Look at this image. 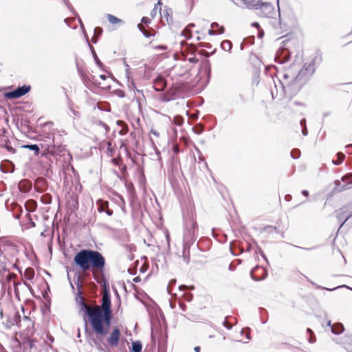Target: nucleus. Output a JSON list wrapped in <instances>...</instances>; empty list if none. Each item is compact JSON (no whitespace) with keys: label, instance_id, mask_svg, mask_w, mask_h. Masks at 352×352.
Listing matches in <instances>:
<instances>
[{"label":"nucleus","instance_id":"1","mask_svg":"<svg viewBox=\"0 0 352 352\" xmlns=\"http://www.w3.org/2000/svg\"><path fill=\"white\" fill-rule=\"evenodd\" d=\"M80 311L89 317L94 333L102 341L109 332L111 319V298L108 292L105 291L102 295L101 306H91L82 301Z\"/></svg>","mask_w":352,"mask_h":352},{"label":"nucleus","instance_id":"2","mask_svg":"<svg viewBox=\"0 0 352 352\" xmlns=\"http://www.w3.org/2000/svg\"><path fill=\"white\" fill-rule=\"evenodd\" d=\"M74 261L83 271L89 270L91 265L94 269L102 270L105 263L104 258L100 252L89 250H82L78 252Z\"/></svg>","mask_w":352,"mask_h":352},{"label":"nucleus","instance_id":"3","mask_svg":"<svg viewBox=\"0 0 352 352\" xmlns=\"http://www.w3.org/2000/svg\"><path fill=\"white\" fill-rule=\"evenodd\" d=\"M314 72L315 67L313 63H305L294 80V84L298 83V87L300 88L313 75Z\"/></svg>","mask_w":352,"mask_h":352},{"label":"nucleus","instance_id":"4","mask_svg":"<svg viewBox=\"0 0 352 352\" xmlns=\"http://www.w3.org/2000/svg\"><path fill=\"white\" fill-rule=\"evenodd\" d=\"M254 8L256 10V14L262 17H271L274 12V8L270 3H258V5Z\"/></svg>","mask_w":352,"mask_h":352},{"label":"nucleus","instance_id":"5","mask_svg":"<svg viewBox=\"0 0 352 352\" xmlns=\"http://www.w3.org/2000/svg\"><path fill=\"white\" fill-rule=\"evenodd\" d=\"M30 90V86L23 85L22 87H18L12 91L6 93L5 96L8 99L19 98L28 93Z\"/></svg>","mask_w":352,"mask_h":352},{"label":"nucleus","instance_id":"6","mask_svg":"<svg viewBox=\"0 0 352 352\" xmlns=\"http://www.w3.org/2000/svg\"><path fill=\"white\" fill-rule=\"evenodd\" d=\"M120 331L118 327H115L108 338V344L113 347L117 346L120 340Z\"/></svg>","mask_w":352,"mask_h":352},{"label":"nucleus","instance_id":"7","mask_svg":"<svg viewBox=\"0 0 352 352\" xmlns=\"http://www.w3.org/2000/svg\"><path fill=\"white\" fill-rule=\"evenodd\" d=\"M352 217V208H349V206L344 207L341 209L340 212L338 213L337 217L339 221H344L342 223L340 227H342L344 223L351 217Z\"/></svg>","mask_w":352,"mask_h":352},{"label":"nucleus","instance_id":"8","mask_svg":"<svg viewBox=\"0 0 352 352\" xmlns=\"http://www.w3.org/2000/svg\"><path fill=\"white\" fill-rule=\"evenodd\" d=\"M342 182L346 183L345 185L341 186L340 182H339V181L336 182V184L337 186V189L339 191L351 188L349 185L352 184V173L344 176L342 178Z\"/></svg>","mask_w":352,"mask_h":352},{"label":"nucleus","instance_id":"9","mask_svg":"<svg viewBox=\"0 0 352 352\" xmlns=\"http://www.w3.org/2000/svg\"><path fill=\"white\" fill-rule=\"evenodd\" d=\"M166 80L162 76L158 77L154 82V88L157 91H162L166 87Z\"/></svg>","mask_w":352,"mask_h":352},{"label":"nucleus","instance_id":"10","mask_svg":"<svg viewBox=\"0 0 352 352\" xmlns=\"http://www.w3.org/2000/svg\"><path fill=\"white\" fill-rule=\"evenodd\" d=\"M248 8H254L258 5L259 0H241Z\"/></svg>","mask_w":352,"mask_h":352},{"label":"nucleus","instance_id":"11","mask_svg":"<svg viewBox=\"0 0 352 352\" xmlns=\"http://www.w3.org/2000/svg\"><path fill=\"white\" fill-rule=\"evenodd\" d=\"M142 349V343L140 341L133 342L130 352H141Z\"/></svg>","mask_w":352,"mask_h":352},{"label":"nucleus","instance_id":"12","mask_svg":"<svg viewBox=\"0 0 352 352\" xmlns=\"http://www.w3.org/2000/svg\"><path fill=\"white\" fill-rule=\"evenodd\" d=\"M194 24H190L188 25L181 33L182 35H183L186 38H189L191 36V28L194 27Z\"/></svg>","mask_w":352,"mask_h":352},{"label":"nucleus","instance_id":"13","mask_svg":"<svg viewBox=\"0 0 352 352\" xmlns=\"http://www.w3.org/2000/svg\"><path fill=\"white\" fill-rule=\"evenodd\" d=\"M24 277L27 280H32L34 277V270L32 268H27L24 272Z\"/></svg>","mask_w":352,"mask_h":352},{"label":"nucleus","instance_id":"14","mask_svg":"<svg viewBox=\"0 0 352 352\" xmlns=\"http://www.w3.org/2000/svg\"><path fill=\"white\" fill-rule=\"evenodd\" d=\"M107 18H108L109 23H111V24H116V23L122 24L123 23V21L121 19H118V17H116L112 14H109L107 15Z\"/></svg>","mask_w":352,"mask_h":352},{"label":"nucleus","instance_id":"15","mask_svg":"<svg viewBox=\"0 0 352 352\" xmlns=\"http://www.w3.org/2000/svg\"><path fill=\"white\" fill-rule=\"evenodd\" d=\"M221 47L225 51H230L232 49V43L228 40H225L221 43Z\"/></svg>","mask_w":352,"mask_h":352},{"label":"nucleus","instance_id":"16","mask_svg":"<svg viewBox=\"0 0 352 352\" xmlns=\"http://www.w3.org/2000/svg\"><path fill=\"white\" fill-rule=\"evenodd\" d=\"M138 29L142 32V34H144V36L146 38H149L152 36H153V34L149 33L146 30L144 29V26L142 24H138Z\"/></svg>","mask_w":352,"mask_h":352},{"label":"nucleus","instance_id":"17","mask_svg":"<svg viewBox=\"0 0 352 352\" xmlns=\"http://www.w3.org/2000/svg\"><path fill=\"white\" fill-rule=\"evenodd\" d=\"M337 155H338V160L337 161L333 160V163L336 165L340 164L342 162V161L344 160V157H345L342 153H338L337 154Z\"/></svg>","mask_w":352,"mask_h":352},{"label":"nucleus","instance_id":"18","mask_svg":"<svg viewBox=\"0 0 352 352\" xmlns=\"http://www.w3.org/2000/svg\"><path fill=\"white\" fill-rule=\"evenodd\" d=\"M162 2L160 1H159L154 6V8L152 11V13L151 14L152 15H155L156 14V12H157V10L160 11V12H161V10H162Z\"/></svg>","mask_w":352,"mask_h":352},{"label":"nucleus","instance_id":"19","mask_svg":"<svg viewBox=\"0 0 352 352\" xmlns=\"http://www.w3.org/2000/svg\"><path fill=\"white\" fill-rule=\"evenodd\" d=\"M26 207L30 211H34L36 209V202L34 201H30L26 204Z\"/></svg>","mask_w":352,"mask_h":352},{"label":"nucleus","instance_id":"20","mask_svg":"<svg viewBox=\"0 0 352 352\" xmlns=\"http://www.w3.org/2000/svg\"><path fill=\"white\" fill-rule=\"evenodd\" d=\"M24 147L34 151L36 154H38L39 147L36 144L25 145Z\"/></svg>","mask_w":352,"mask_h":352},{"label":"nucleus","instance_id":"21","mask_svg":"<svg viewBox=\"0 0 352 352\" xmlns=\"http://www.w3.org/2000/svg\"><path fill=\"white\" fill-rule=\"evenodd\" d=\"M300 125L304 126V129H302V134L304 135H307V130L305 126V119H302L300 120Z\"/></svg>","mask_w":352,"mask_h":352},{"label":"nucleus","instance_id":"22","mask_svg":"<svg viewBox=\"0 0 352 352\" xmlns=\"http://www.w3.org/2000/svg\"><path fill=\"white\" fill-rule=\"evenodd\" d=\"M175 283H176V280H175V279H172L171 280H170L168 287H167V289H168V292H169V294H171V287H172V286H173L175 284Z\"/></svg>","mask_w":352,"mask_h":352},{"label":"nucleus","instance_id":"23","mask_svg":"<svg viewBox=\"0 0 352 352\" xmlns=\"http://www.w3.org/2000/svg\"><path fill=\"white\" fill-rule=\"evenodd\" d=\"M211 27H212V30H210L208 31V33H209V34L212 35V34H214V32H215L214 28H218V27H219V25H218L217 23H213L212 24Z\"/></svg>","mask_w":352,"mask_h":352},{"label":"nucleus","instance_id":"24","mask_svg":"<svg viewBox=\"0 0 352 352\" xmlns=\"http://www.w3.org/2000/svg\"><path fill=\"white\" fill-rule=\"evenodd\" d=\"M128 83H129V87L130 89H135V83L133 82V80H130V78L128 76Z\"/></svg>","mask_w":352,"mask_h":352},{"label":"nucleus","instance_id":"25","mask_svg":"<svg viewBox=\"0 0 352 352\" xmlns=\"http://www.w3.org/2000/svg\"><path fill=\"white\" fill-rule=\"evenodd\" d=\"M21 283H16V282H14V292H15V294L16 296L19 295V288H18V286L20 285Z\"/></svg>","mask_w":352,"mask_h":352},{"label":"nucleus","instance_id":"26","mask_svg":"<svg viewBox=\"0 0 352 352\" xmlns=\"http://www.w3.org/2000/svg\"><path fill=\"white\" fill-rule=\"evenodd\" d=\"M291 155L293 158H298L299 157L298 150H294L291 152Z\"/></svg>","mask_w":352,"mask_h":352},{"label":"nucleus","instance_id":"27","mask_svg":"<svg viewBox=\"0 0 352 352\" xmlns=\"http://www.w3.org/2000/svg\"><path fill=\"white\" fill-rule=\"evenodd\" d=\"M184 296L185 299L188 301H190L192 298V295L190 293L185 294Z\"/></svg>","mask_w":352,"mask_h":352},{"label":"nucleus","instance_id":"28","mask_svg":"<svg viewBox=\"0 0 352 352\" xmlns=\"http://www.w3.org/2000/svg\"><path fill=\"white\" fill-rule=\"evenodd\" d=\"M223 324L228 329H230L232 328V325L226 320H224Z\"/></svg>","mask_w":352,"mask_h":352},{"label":"nucleus","instance_id":"29","mask_svg":"<svg viewBox=\"0 0 352 352\" xmlns=\"http://www.w3.org/2000/svg\"><path fill=\"white\" fill-rule=\"evenodd\" d=\"M339 327H340V330H336V329L334 327H332V331L336 334L340 333L342 331L343 328H342V326H341V325H340Z\"/></svg>","mask_w":352,"mask_h":352},{"label":"nucleus","instance_id":"30","mask_svg":"<svg viewBox=\"0 0 352 352\" xmlns=\"http://www.w3.org/2000/svg\"><path fill=\"white\" fill-rule=\"evenodd\" d=\"M142 22L145 24H148L151 23V20L148 17L144 16L142 19Z\"/></svg>","mask_w":352,"mask_h":352},{"label":"nucleus","instance_id":"31","mask_svg":"<svg viewBox=\"0 0 352 352\" xmlns=\"http://www.w3.org/2000/svg\"><path fill=\"white\" fill-rule=\"evenodd\" d=\"M160 100L162 102H168L170 100V98L166 95H164L161 96Z\"/></svg>","mask_w":352,"mask_h":352},{"label":"nucleus","instance_id":"32","mask_svg":"<svg viewBox=\"0 0 352 352\" xmlns=\"http://www.w3.org/2000/svg\"><path fill=\"white\" fill-rule=\"evenodd\" d=\"M102 32V29L101 28L97 27L94 29L95 34H100Z\"/></svg>","mask_w":352,"mask_h":352},{"label":"nucleus","instance_id":"33","mask_svg":"<svg viewBox=\"0 0 352 352\" xmlns=\"http://www.w3.org/2000/svg\"><path fill=\"white\" fill-rule=\"evenodd\" d=\"M108 205V203L107 202H104L101 204L100 207L99 208L98 210L100 212H102L104 210V206H107Z\"/></svg>","mask_w":352,"mask_h":352},{"label":"nucleus","instance_id":"34","mask_svg":"<svg viewBox=\"0 0 352 352\" xmlns=\"http://www.w3.org/2000/svg\"><path fill=\"white\" fill-rule=\"evenodd\" d=\"M155 49H160V50H166V47L165 46H163V45H159V46H156L155 47Z\"/></svg>","mask_w":352,"mask_h":352},{"label":"nucleus","instance_id":"35","mask_svg":"<svg viewBox=\"0 0 352 352\" xmlns=\"http://www.w3.org/2000/svg\"><path fill=\"white\" fill-rule=\"evenodd\" d=\"M302 194L306 197H307L309 195V192L306 190H304L302 191Z\"/></svg>","mask_w":352,"mask_h":352},{"label":"nucleus","instance_id":"36","mask_svg":"<svg viewBox=\"0 0 352 352\" xmlns=\"http://www.w3.org/2000/svg\"><path fill=\"white\" fill-rule=\"evenodd\" d=\"M151 133H152L154 135H155V136H157V137H159V135H160L159 133H158L157 131H153V130H152V131H151Z\"/></svg>","mask_w":352,"mask_h":352},{"label":"nucleus","instance_id":"37","mask_svg":"<svg viewBox=\"0 0 352 352\" xmlns=\"http://www.w3.org/2000/svg\"><path fill=\"white\" fill-rule=\"evenodd\" d=\"M200 350H201L200 346H195V347L194 348V351H195V352H200Z\"/></svg>","mask_w":352,"mask_h":352},{"label":"nucleus","instance_id":"38","mask_svg":"<svg viewBox=\"0 0 352 352\" xmlns=\"http://www.w3.org/2000/svg\"><path fill=\"white\" fill-rule=\"evenodd\" d=\"M24 285L30 289L32 290V287L30 284L27 283L26 282L24 283Z\"/></svg>","mask_w":352,"mask_h":352},{"label":"nucleus","instance_id":"39","mask_svg":"<svg viewBox=\"0 0 352 352\" xmlns=\"http://www.w3.org/2000/svg\"><path fill=\"white\" fill-rule=\"evenodd\" d=\"M338 287H337L334 288L333 289H337V288H338ZM340 287H347L348 289H352L351 287H349L346 286V285H342V286H340Z\"/></svg>","mask_w":352,"mask_h":352},{"label":"nucleus","instance_id":"40","mask_svg":"<svg viewBox=\"0 0 352 352\" xmlns=\"http://www.w3.org/2000/svg\"><path fill=\"white\" fill-rule=\"evenodd\" d=\"M99 78L100 79H102V80H105L106 79V76L105 75H100Z\"/></svg>","mask_w":352,"mask_h":352},{"label":"nucleus","instance_id":"41","mask_svg":"<svg viewBox=\"0 0 352 352\" xmlns=\"http://www.w3.org/2000/svg\"><path fill=\"white\" fill-rule=\"evenodd\" d=\"M187 287L186 285H181L179 286V289L180 290H184Z\"/></svg>","mask_w":352,"mask_h":352},{"label":"nucleus","instance_id":"42","mask_svg":"<svg viewBox=\"0 0 352 352\" xmlns=\"http://www.w3.org/2000/svg\"><path fill=\"white\" fill-rule=\"evenodd\" d=\"M223 32H224V29H223V27H221V28H220V30H219V34H222V33H223Z\"/></svg>","mask_w":352,"mask_h":352},{"label":"nucleus","instance_id":"43","mask_svg":"<svg viewBox=\"0 0 352 352\" xmlns=\"http://www.w3.org/2000/svg\"><path fill=\"white\" fill-rule=\"evenodd\" d=\"M106 212H107V214H108V215H109V216H110V215H111V214H113V212H112L111 210H107V211H106Z\"/></svg>","mask_w":352,"mask_h":352},{"label":"nucleus","instance_id":"44","mask_svg":"<svg viewBox=\"0 0 352 352\" xmlns=\"http://www.w3.org/2000/svg\"><path fill=\"white\" fill-rule=\"evenodd\" d=\"M254 270H252V272H251V276H252V277L254 279L256 280V278H255L254 277Z\"/></svg>","mask_w":352,"mask_h":352},{"label":"nucleus","instance_id":"45","mask_svg":"<svg viewBox=\"0 0 352 352\" xmlns=\"http://www.w3.org/2000/svg\"><path fill=\"white\" fill-rule=\"evenodd\" d=\"M277 1V6H278V10L280 12V8H279V0H276Z\"/></svg>","mask_w":352,"mask_h":352},{"label":"nucleus","instance_id":"46","mask_svg":"<svg viewBox=\"0 0 352 352\" xmlns=\"http://www.w3.org/2000/svg\"><path fill=\"white\" fill-rule=\"evenodd\" d=\"M78 21H79V22H80V26H81V28H83V25H82V23L81 19H78Z\"/></svg>","mask_w":352,"mask_h":352},{"label":"nucleus","instance_id":"47","mask_svg":"<svg viewBox=\"0 0 352 352\" xmlns=\"http://www.w3.org/2000/svg\"><path fill=\"white\" fill-rule=\"evenodd\" d=\"M315 342V339L313 340L312 338H310L309 342L312 343V342Z\"/></svg>","mask_w":352,"mask_h":352},{"label":"nucleus","instance_id":"48","mask_svg":"<svg viewBox=\"0 0 352 352\" xmlns=\"http://www.w3.org/2000/svg\"><path fill=\"white\" fill-rule=\"evenodd\" d=\"M252 25H253L254 26L257 27V28L258 27V23H254Z\"/></svg>","mask_w":352,"mask_h":352},{"label":"nucleus","instance_id":"49","mask_svg":"<svg viewBox=\"0 0 352 352\" xmlns=\"http://www.w3.org/2000/svg\"><path fill=\"white\" fill-rule=\"evenodd\" d=\"M176 123H177V124H179V125H180V124H182V122H179V120L176 121Z\"/></svg>","mask_w":352,"mask_h":352},{"label":"nucleus","instance_id":"50","mask_svg":"<svg viewBox=\"0 0 352 352\" xmlns=\"http://www.w3.org/2000/svg\"><path fill=\"white\" fill-rule=\"evenodd\" d=\"M92 41H93L94 43H96V39H95V38H94V37H93V38H92Z\"/></svg>","mask_w":352,"mask_h":352},{"label":"nucleus","instance_id":"51","mask_svg":"<svg viewBox=\"0 0 352 352\" xmlns=\"http://www.w3.org/2000/svg\"><path fill=\"white\" fill-rule=\"evenodd\" d=\"M307 332H309V333H312V331H311V330L310 329H307Z\"/></svg>","mask_w":352,"mask_h":352},{"label":"nucleus","instance_id":"52","mask_svg":"<svg viewBox=\"0 0 352 352\" xmlns=\"http://www.w3.org/2000/svg\"><path fill=\"white\" fill-rule=\"evenodd\" d=\"M166 239H167V240H168V241L169 240V236H168V234H166Z\"/></svg>","mask_w":352,"mask_h":352},{"label":"nucleus","instance_id":"53","mask_svg":"<svg viewBox=\"0 0 352 352\" xmlns=\"http://www.w3.org/2000/svg\"><path fill=\"white\" fill-rule=\"evenodd\" d=\"M346 147H352V144H349Z\"/></svg>","mask_w":352,"mask_h":352},{"label":"nucleus","instance_id":"54","mask_svg":"<svg viewBox=\"0 0 352 352\" xmlns=\"http://www.w3.org/2000/svg\"><path fill=\"white\" fill-rule=\"evenodd\" d=\"M21 185H22V184H21V183H20V184H19V188H21Z\"/></svg>","mask_w":352,"mask_h":352},{"label":"nucleus","instance_id":"55","mask_svg":"<svg viewBox=\"0 0 352 352\" xmlns=\"http://www.w3.org/2000/svg\"><path fill=\"white\" fill-rule=\"evenodd\" d=\"M201 131V130L199 131H197V133H200Z\"/></svg>","mask_w":352,"mask_h":352}]
</instances>
